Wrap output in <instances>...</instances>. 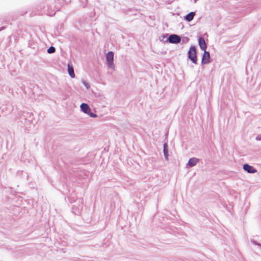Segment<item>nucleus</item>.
Wrapping results in <instances>:
<instances>
[{"instance_id":"4","label":"nucleus","mask_w":261,"mask_h":261,"mask_svg":"<svg viewBox=\"0 0 261 261\" xmlns=\"http://www.w3.org/2000/svg\"><path fill=\"white\" fill-rule=\"evenodd\" d=\"M168 40L171 43H177L180 41V38L177 35H171L169 37Z\"/></svg>"},{"instance_id":"12","label":"nucleus","mask_w":261,"mask_h":261,"mask_svg":"<svg viewBox=\"0 0 261 261\" xmlns=\"http://www.w3.org/2000/svg\"><path fill=\"white\" fill-rule=\"evenodd\" d=\"M84 83L85 85L86 86V87L87 88H89V85H88V84H86L85 82H84Z\"/></svg>"},{"instance_id":"9","label":"nucleus","mask_w":261,"mask_h":261,"mask_svg":"<svg viewBox=\"0 0 261 261\" xmlns=\"http://www.w3.org/2000/svg\"><path fill=\"white\" fill-rule=\"evenodd\" d=\"M198 160L196 158H192L190 159L188 162V165L190 167H192L195 166L197 163L198 162Z\"/></svg>"},{"instance_id":"8","label":"nucleus","mask_w":261,"mask_h":261,"mask_svg":"<svg viewBox=\"0 0 261 261\" xmlns=\"http://www.w3.org/2000/svg\"><path fill=\"white\" fill-rule=\"evenodd\" d=\"M195 15V12H190L185 16V19L187 21H190L193 19Z\"/></svg>"},{"instance_id":"1","label":"nucleus","mask_w":261,"mask_h":261,"mask_svg":"<svg viewBox=\"0 0 261 261\" xmlns=\"http://www.w3.org/2000/svg\"><path fill=\"white\" fill-rule=\"evenodd\" d=\"M188 57L193 63L197 64L196 50L194 46H191L190 48L188 51Z\"/></svg>"},{"instance_id":"6","label":"nucleus","mask_w":261,"mask_h":261,"mask_svg":"<svg viewBox=\"0 0 261 261\" xmlns=\"http://www.w3.org/2000/svg\"><path fill=\"white\" fill-rule=\"evenodd\" d=\"M243 169L248 173H254L256 172V170L252 166L248 164L244 165Z\"/></svg>"},{"instance_id":"10","label":"nucleus","mask_w":261,"mask_h":261,"mask_svg":"<svg viewBox=\"0 0 261 261\" xmlns=\"http://www.w3.org/2000/svg\"><path fill=\"white\" fill-rule=\"evenodd\" d=\"M68 71L69 74L72 78H74L75 77L73 68L71 66L69 65H68Z\"/></svg>"},{"instance_id":"11","label":"nucleus","mask_w":261,"mask_h":261,"mask_svg":"<svg viewBox=\"0 0 261 261\" xmlns=\"http://www.w3.org/2000/svg\"><path fill=\"white\" fill-rule=\"evenodd\" d=\"M55 51V48L53 46H50L47 49V53L49 54L54 53Z\"/></svg>"},{"instance_id":"2","label":"nucleus","mask_w":261,"mask_h":261,"mask_svg":"<svg viewBox=\"0 0 261 261\" xmlns=\"http://www.w3.org/2000/svg\"><path fill=\"white\" fill-rule=\"evenodd\" d=\"M80 108L83 112H84L86 114H87L90 117L92 118H95L96 117V114L91 112V109L87 104L83 103L81 105Z\"/></svg>"},{"instance_id":"5","label":"nucleus","mask_w":261,"mask_h":261,"mask_svg":"<svg viewBox=\"0 0 261 261\" xmlns=\"http://www.w3.org/2000/svg\"><path fill=\"white\" fill-rule=\"evenodd\" d=\"M210 54L206 50L204 51V53L202 56L201 63L202 64H207L210 62Z\"/></svg>"},{"instance_id":"3","label":"nucleus","mask_w":261,"mask_h":261,"mask_svg":"<svg viewBox=\"0 0 261 261\" xmlns=\"http://www.w3.org/2000/svg\"><path fill=\"white\" fill-rule=\"evenodd\" d=\"M107 61L109 67L112 69L114 68V65L113 63L114 59V54L112 51H109L106 56Z\"/></svg>"},{"instance_id":"13","label":"nucleus","mask_w":261,"mask_h":261,"mask_svg":"<svg viewBox=\"0 0 261 261\" xmlns=\"http://www.w3.org/2000/svg\"><path fill=\"white\" fill-rule=\"evenodd\" d=\"M164 153H165V155H166L167 151H166V150H165V146H164Z\"/></svg>"},{"instance_id":"7","label":"nucleus","mask_w":261,"mask_h":261,"mask_svg":"<svg viewBox=\"0 0 261 261\" xmlns=\"http://www.w3.org/2000/svg\"><path fill=\"white\" fill-rule=\"evenodd\" d=\"M199 45L200 47V48L205 51L206 50V44L205 43V40H204V39L203 38H200L199 39Z\"/></svg>"},{"instance_id":"14","label":"nucleus","mask_w":261,"mask_h":261,"mask_svg":"<svg viewBox=\"0 0 261 261\" xmlns=\"http://www.w3.org/2000/svg\"><path fill=\"white\" fill-rule=\"evenodd\" d=\"M256 139H257V140H261V136H260V137H257L256 138Z\"/></svg>"}]
</instances>
